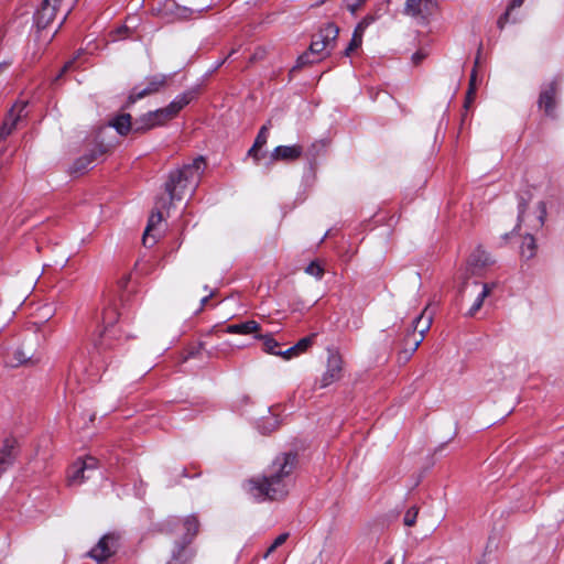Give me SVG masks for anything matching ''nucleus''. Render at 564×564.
<instances>
[{
    "label": "nucleus",
    "instance_id": "c9c22d12",
    "mask_svg": "<svg viewBox=\"0 0 564 564\" xmlns=\"http://www.w3.org/2000/svg\"><path fill=\"white\" fill-rule=\"evenodd\" d=\"M416 517H417V509L415 507L410 508L405 512L404 518H403L404 525H406V527L414 525V523L416 521Z\"/></svg>",
    "mask_w": 564,
    "mask_h": 564
},
{
    "label": "nucleus",
    "instance_id": "473e14b6",
    "mask_svg": "<svg viewBox=\"0 0 564 564\" xmlns=\"http://www.w3.org/2000/svg\"><path fill=\"white\" fill-rule=\"evenodd\" d=\"M314 337L315 335L303 337L294 345L299 355L307 350V348L313 344Z\"/></svg>",
    "mask_w": 564,
    "mask_h": 564
},
{
    "label": "nucleus",
    "instance_id": "412c9836",
    "mask_svg": "<svg viewBox=\"0 0 564 564\" xmlns=\"http://www.w3.org/2000/svg\"><path fill=\"white\" fill-rule=\"evenodd\" d=\"M129 113H122L113 118L111 126L120 135H127L130 131H133V122Z\"/></svg>",
    "mask_w": 564,
    "mask_h": 564
},
{
    "label": "nucleus",
    "instance_id": "f257e3e1",
    "mask_svg": "<svg viewBox=\"0 0 564 564\" xmlns=\"http://www.w3.org/2000/svg\"><path fill=\"white\" fill-rule=\"evenodd\" d=\"M296 460V454L293 453L276 456L269 467L268 475L249 480V492L261 500H280L286 497L292 486V473Z\"/></svg>",
    "mask_w": 564,
    "mask_h": 564
},
{
    "label": "nucleus",
    "instance_id": "864d4df0",
    "mask_svg": "<svg viewBox=\"0 0 564 564\" xmlns=\"http://www.w3.org/2000/svg\"><path fill=\"white\" fill-rule=\"evenodd\" d=\"M215 292L214 291H210L208 295L204 296L202 300H200V306H205L207 304V302L209 301V299H212L214 296Z\"/></svg>",
    "mask_w": 564,
    "mask_h": 564
},
{
    "label": "nucleus",
    "instance_id": "a878e982",
    "mask_svg": "<svg viewBox=\"0 0 564 564\" xmlns=\"http://www.w3.org/2000/svg\"><path fill=\"white\" fill-rule=\"evenodd\" d=\"M29 362L34 364L33 356L28 355L23 349L18 348L14 350L12 359L9 364L11 367H19Z\"/></svg>",
    "mask_w": 564,
    "mask_h": 564
},
{
    "label": "nucleus",
    "instance_id": "37998d69",
    "mask_svg": "<svg viewBox=\"0 0 564 564\" xmlns=\"http://www.w3.org/2000/svg\"><path fill=\"white\" fill-rule=\"evenodd\" d=\"M308 63H312V61H310V54L304 53L301 56H299L297 62H296V67H302Z\"/></svg>",
    "mask_w": 564,
    "mask_h": 564
},
{
    "label": "nucleus",
    "instance_id": "e433bc0d",
    "mask_svg": "<svg viewBox=\"0 0 564 564\" xmlns=\"http://www.w3.org/2000/svg\"><path fill=\"white\" fill-rule=\"evenodd\" d=\"M495 284H488V283H484L482 284V290L481 292L478 294L477 299L480 303L484 304V301L485 299L490 294L491 290L494 289Z\"/></svg>",
    "mask_w": 564,
    "mask_h": 564
},
{
    "label": "nucleus",
    "instance_id": "4d7b16f0",
    "mask_svg": "<svg viewBox=\"0 0 564 564\" xmlns=\"http://www.w3.org/2000/svg\"><path fill=\"white\" fill-rule=\"evenodd\" d=\"M72 10H73V7H72V8L67 11V13L64 15V18H63L62 22L59 23V28H61V26H62V24L66 21L67 17H68V14L72 12Z\"/></svg>",
    "mask_w": 564,
    "mask_h": 564
},
{
    "label": "nucleus",
    "instance_id": "20e7f679",
    "mask_svg": "<svg viewBox=\"0 0 564 564\" xmlns=\"http://www.w3.org/2000/svg\"><path fill=\"white\" fill-rule=\"evenodd\" d=\"M166 82L167 76L163 74H155L147 77L144 86L137 85L131 89L128 96L127 107L133 105L139 99L159 93L166 85Z\"/></svg>",
    "mask_w": 564,
    "mask_h": 564
},
{
    "label": "nucleus",
    "instance_id": "4c0bfd02",
    "mask_svg": "<svg viewBox=\"0 0 564 564\" xmlns=\"http://www.w3.org/2000/svg\"><path fill=\"white\" fill-rule=\"evenodd\" d=\"M260 149V147H256L253 143L252 147L248 150V156L252 158L256 164H258L262 158Z\"/></svg>",
    "mask_w": 564,
    "mask_h": 564
},
{
    "label": "nucleus",
    "instance_id": "f03ea898",
    "mask_svg": "<svg viewBox=\"0 0 564 564\" xmlns=\"http://www.w3.org/2000/svg\"><path fill=\"white\" fill-rule=\"evenodd\" d=\"M206 163L203 156L194 159L191 163L184 164L169 173L164 184L167 193L169 204L182 200L187 194L193 195L199 185Z\"/></svg>",
    "mask_w": 564,
    "mask_h": 564
},
{
    "label": "nucleus",
    "instance_id": "f704fd0d",
    "mask_svg": "<svg viewBox=\"0 0 564 564\" xmlns=\"http://www.w3.org/2000/svg\"><path fill=\"white\" fill-rule=\"evenodd\" d=\"M546 217V206L544 202H539L538 204V216H536V224L534 227L540 228L543 226L544 220Z\"/></svg>",
    "mask_w": 564,
    "mask_h": 564
},
{
    "label": "nucleus",
    "instance_id": "7c9ffc66",
    "mask_svg": "<svg viewBox=\"0 0 564 564\" xmlns=\"http://www.w3.org/2000/svg\"><path fill=\"white\" fill-rule=\"evenodd\" d=\"M310 52L312 54H318V55L326 52V55H328L330 51L327 48L325 42L321 41L319 39H317L315 36L310 45Z\"/></svg>",
    "mask_w": 564,
    "mask_h": 564
},
{
    "label": "nucleus",
    "instance_id": "2eb2a0df",
    "mask_svg": "<svg viewBox=\"0 0 564 564\" xmlns=\"http://www.w3.org/2000/svg\"><path fill=\"white\" fill-rule=\"evenodd\" d=\"M432 324V317L425 316L424 313L420 314L415 317V319L412 322L413 332L419 333V337H414L411 343V351H415L419 347V345L422 343L424 338V334L430 329Z\"/></svg>",
    "mask_w": 564,
    "mask_h": 564
},
{
    "label": "nucleus",
    "instance_id": "39448f33",
    "mask_svg": "<svg viewBox=\"0 0 564 564\" xmlns=\"http://www.w3.org/2000/svg\"><path fill=\"white\" fill-rule=\"evenodd\" d=\"M171 207L172 205L169 204V199L166 197H160L155 202L154 210L151 213L149 217L148 225L142 237V242L144 247H152L156 242V237L152 235V231L163 220V212H166V214L169 215Z\"/></svg>",
    "mask_w": 564,
    "mask_h": 564
},
{
    "label": "nucleus",
    "instance_id": "ea45409f",
    "mask_svg": "<svg viewBox=\"0 0 564 564\" xmlns=\"http://www.w3.org/2000/svg\"><path fill=\"white\" fill-rule=\"evenodd\" d=\"M278 356H282L284 359H291L292 357L299 356L295 346L288 348L286 350H280Z\"/></svg>",
    "mask_w": 564,
    "mask_h": 564
},
{
    "label": "nucleus",
    "instance_id": "13d9d810",
    "mask_svg": "<svg viewBox=\"0 0 564 564\" xmlns=\"http://www.w3.org/2000/svg\"><path fill=\"white\" fill-rule=\"evenodd\" d=\"M8 66H9V63H7V62L0 63V70H2L3 68H6Z\"/></svg>",
    "mask_w": 564,
    "mask_h": 564
},
{
    "label": "nucleus",
    "instance_id": "bb28decb",
    "mask_svg": "<svg viewBox=\"0 0 564 564\" xmlns=\"http://www.w3.org/2000/svg\"><path fill=\"white\" fill-rule=\"evenodd\" d=\"M153 115L155 121H158V127L164 124L175 117L172 110H170L169 106L154 110Z\"/></svg>",
    "mask_w": 564,
    "mask_h": 564
},
{
    "label": "nucleus",
    "instance_id": "4468645a",
    "mask_svg": "<svg viewBox=\"0 0 564 564\" xmlns=\"http://www.w3.org/2000/svg\"><path fill=\"white\" fill-rule=\"evenodd\" d=\"M106 153L104 145H96L87 153L78 158L73 165L75 172H85L94 166V164Z\"/></svg>",
    "mask_w": 564,
    "mask_h": 564
},
{
    "label": "nucleus",
    "instance_id": "a211bd4d",
    "mask_svg": "<svg viewBox=\"0 0 564 564\" xmlns=\"http://www.w3.org/2000/svg\"><path fill=\"white\" fill-rule=\"evenodd\" d=\"M339 34V28L334 23H327L324 28H322L316 35L317 39L325 42L327 48L330 51L336 45V40Z\"/></svg>",
    "mask_w": 564,
    "mask_h": 564
},
{
    "label": "nucleus",
    "instance_id": "de8ad7c7",
    "mask_svg": "<svg viewBox=\"0 0 564 564\" xmlns=\"http://www.w3.org/2000/svg\"><path fill=\"white\" fill-rule=\"evenodd\" d=\"M74 63H75V58H74V59L68 61V62L63 66V68L61 69L59 74L56 76V78H55V79L61 78V77L63 76V74H64V73L68 72V70L73 67Z\"/></svg>",
    "mask_w": 564,
    "mask_h": 564
},
{
    "label": "nucleus",
    "instance_id": "9d476101",
    "mask_svg": "<svg viewBox=\"0 0 564 564\" xmlns=\"http://www.w3.org/2000/svg\"><path fill=\"white\" fill-rule=\"evenodd\" d=\"M343 360L337 351H329L326 371L321 378V388H326L341 377Z\"/></svg>",
    "mask_w": 564,
    "mask_h": 564
},
{
    "label": "nucleus",
    "instance_id": "393cba45",
    "mask_svg": "<svg viewBox=\"0 0 564 564\" xmlns=\"http://www.w3.org/2000/svg\"><path fill=\"white\" fill-rule=\"evenodd\" d=\"M256 339L262 340L263 343V350L268 354L278 356V352L280 350H276L279 347V343L272 337L271 334H257Z\"/></svg>",
    "mask_w": 564,
    "mask_h": 564
},
{
    "label": "nucleus",
    "instance_id": "0eeeda50",
    "mask_svg": "<svg viewBox=\"0 0 564 564\" xmlns=\"http://www.w3.org/2000/svg\"><path fill=\"white\" fill-rule=\"evenodd\" d=\"M436 9L437 2L435 0H405L404 14L415 19L421 24H426Z\"/></svg>",
    "mask_w": 564,
    "mask_h": 564
},
{
    "label": "nucleus",
    "instance_id": "4be33fe9",
    "mask_svg": "<svg viewBox=\"0 0 564 564\" xmlns=\"http://www.w3.org/2000/svg\"><path fill=\"white\" fill-rule=\"evenodd\" d=\"M108 325H110V322L108 323ZM113 333H115V330H113L112 326L111 327L107 326V327H105L104 332L99 335V338L97 340H95V348L99 352H104V351L112 348L111 339H112Z\"/></svg>",
    "mask_w": 564,
    "mask_h": 564
},
{
    "label": "nucleus",
    "instance_id": "6e6d98bb",
    "mask_svg": "<svg viewBox=\"0 0 564 564\" xmlns=\"http://www.w3.org/2000/svg\"><path fill=\"white\" fill-rule=\"evenodd\" d=\"M128 31H129V29L124 25L117 29V33L119 34V37H121V34H123Z\"/></svg>",
    "mask_w": 564,
    "mask_h": 564
},
{
    "label": "nucleus",
    "instance_id": "dca6fc26",
    "mask_svg": "<svg viewBox=\"0 0 564 564\" xmlns=\"http://www.w3.org/2000/svg\"><path fill=\"white\" fill-rule=\"evenodd\" d=\"M494 263L490 254L481 248H477L468 259V267L471 274H478L482 269Z\"/></svg>",
    "mask_w": 564,
    "mask_h": 564
},
{
    "label": "nucleus",
    "instance_id": "3c124183",
    "mask_svg": "<svg viewBox=\"0 0 564 564\" xmlns=\"http://www.w3.org/2000/svg\"><path fill=\"white\" fill-rule=\"evenodd\" d=\"M192 13H193V10H191V9H188V8H182V9L180 10V17H181L182 19H187V18H189V17L192 15Z\"/></svg>",
    "mask_w": 564,
    "mask_h": 564
},
{
    "label": "nucleus",
    "instance_id": "bf43d9fd",
    "mask_svg": "<svg viewBox=\"0 0 564 564\" xmlns=\"http://www.w3.org/2000/svg\"><path fill=\"white\" fill-rule=\"evenodd\" d=\"M357 1L364 4L366 0H357Z\"/></svg>",
    "mask_w": 564,
    "mask_h": 564
},
{
    "label": "nucleus",
    "instance_id": "72a5a7b5",
    "mask_svg": "<svg viewBox=\"0 0 564 564\" xmlns=\"http://www.w3.org/2000/svg\"><path fill=\"white\" fill-rule=\"evenodd\" d=\"M305 272L317 279H322L324 270L317 262L313 261L305 268Z\"/></svg>",
    "mask_w": 564,
    "mask_h": 564
},
{
    "label": "nucleus",
    "instance_id": "a19ab883",
    "mask_svg": "<svg viewBox=\"0 0 564 564\" xmlns=\"http://www.w3.org/2000/svg\"><path fill=\"white\" fill-rule=\"evenodd\" d=\"M373 21V18L372 17H366L364 18L358 24L357 26L355 28V30H358L361 34H364V31L366 30V28L372 23Z\"/></svg>",
    "mask_w": 564,
    "mask_h": 564
},
{
    "label": "nucleus",
    "instance_id": "ddd939ff",
    "mask_svg": "<svg viewBox=\"0 0 564 564\" xmlns=\"http://www.w3.org/2000/svg\"><path fill=\"white\" fill-rule=\"evenodd\" d=\"M303 154V148L300 144L279 145L271 152L272 162H293L299 160Z\"/></svg>",
    "mask_w": 564,
    "mask_h": 564
},
{
    "label": "nucleus",
    "instance_id": "423d86ee",
    "mask_svg": "<svg viewBox=\"0 0 564 564\" xmlns=\"http://www.w3.org/2000/svg\"><path fill=\"white\" fill-rule=\"evenodd\" d=\"M119 535L107 533L102 535L98 543L87 553V556L96 562V564H105L117 552Z\"/></svg>",
    "mask_w": 564,
    "mask_h": 564
},
{
    "label": "nucleus",
    "instance_id": "f8f14e48",
    "mask_svg": "<svg viewBox=\"0 0 564 564\" xmlns=\"http://www.w3.org/2000/svg\"><path fill=\"white\" fill-rule=\"evenodd\" d=\"M17 446L18 442L13 437L3 441L0 448V476L13 465L17 457Z\"/></svg>",
    "mask_w": 564,
    "mask_h": 564
},
{
    "label": "nucleus",
    "instance_id": "f3484780",
    "mask_svg": "<svg viewBox=\"0 0 564 564\" xmlns=\"http://www.w3.org/2000/svg\"><path fill=\"white\" fill-rule=\"evenodd\" d=\"M261 330V326L256 321H246L239 324H231L228 325L225 329L228 334H240V335H250L253 334L256 337L257 334H259Z\"/></svg>",
    "mask_w": 564,
    "mask_h": 564
},
{
    "label": "nucleus",
    "instance_id": "9b49d317",
    "mask_svg": "<svg viewBox=\"0 0 564 564\" xmlns=\"http://www.w3.org/2000/svg\"><path fill=\"white\" fill-rule=\"evenodd\" d=\"M558 91V82L553 79L546 86L541 89L538 105L540 109H543L545 115L552 116L555 108V97Z\"/></svg>",
    "mask_w": 564,
    "mask_h": 564
},
{
    "label": "nucleus",
    "instance_id": "7ed1b4c3",
    "mask_svg": "<svg viewBox=\"0 0 564 564\" xmlns=\"http://www.w3.org/2000/svg\"><path fill=\"white\" fill-rule=\"evenodd\" d=\"M199 523L195 516L184 519L172 518L163 523L162 531L177 538L172 550V555L166 564H188L191 551L188 545L198 532Z\"/></svg>",
    "mask_w": 564,
    "mask_h": 564
},
{
    "label": "nucleus",
    "instance_id": "c03bdc74",
    "mask_svg": "<svg viewBox=\"0 0 564 564\" xmlns=\"http://www.w3.org/2000/svg\"><path fill=\"white\" fill-rule=\"evenodd\" d=\"M510 10L508 9L497 21V25L500 30L505 28V24L508 22Z\"/></svg>",
    "mask_w": 564,
    "mask_h": 564
},
{
    "label": "nucleus",
    "instance_id": "5fc2aeb1",
    "mask_svg": "<svg viewBox=\"0 0 564 564\" xmlns=\"http://www.w3.org/2000/svg\"><path fill=\"white\" fill-rule=\"evenodd\" d=\"M522 3H523V0H512L511 4L509 6V10L521 7Z\"/></svg>",
    "mask_w": 564,
    "mask_h": 564
},
{
    "label": "nucleus",
    "instance_id": "c756f323",
    "mask_svg": "<svg viewBox=\"0 0 564 564\" xmlns=\"http://www.w3.org/2000/svg\"><path fill=\"white\" fill-rule=\"evenodd\" d=\"M82 465V469H85L87 475L91 476V473L96 471L98 468V460L95 457L87 456L84 459H78Z\"/></svg>",
    "mask_w": 564,
    "mask_h": 564
},
{
    "label": "nucleus",
    "instance_id": "1a4fd4ad",
    "mask_svg": "<svg viewBox=\"0 0 564 564\" xmlns=\"http://www.w3.org/2000/svg\"><path fill=\"white\" fill-rule=\"evenodd\" d=\"M62 0H43L40 9L34 13V23L37 30H44L55 19L57 8Z\"/></svg>",
    "mask_w": 564,
    "mask_h": 564
},
{
    "label": "nucleus",
    "instance_id": "aec40b11",
    "mask_svg": "<svg viewBox=\"0 0 564 564\" xmlns=\"http://www.w3.org/2000/svg\"><path fill=\"white\" fill-rule=\"evenodd\" d=\"M196 91L195 90H188L185 91L178 96H176L167 106L170 110L174 113L176 117L177 113L186 106L188 105L195 97Z\"/></svg>",
    "mask_w": 564,
    "mask_h": 564
},
{
    "label": "nucleus",
    "instance_id": "79ce46f5",
    "mask_svg": "<svg viewBox=\"0 0 564 564\" xmlns=\"http://www.w3.org/2000/svg\"><path fill=\"white\" fill-rule=\"evenodd\" d=\"M525 208H527V200L523 197H521L519 200V204H518V209H519L518 221L519 223L523 220V215H524Z\"/></svg>",
    "mask_w": 564,
    "mask_h": 564
},
{
    "label": "nucleus",
    "instance_id": "603ef678",
    "mask_svg": "<svg viewBox=\"0 0 564 564\" xmlns=\"http://www.w3.org/2000/svg\"><path fill=\"white\" fill-rule=\"evenodd\" d=\"M362 6V3L360 2H356V3H352V4H348V10L355 14L357 12V10Z\"/></svg>",
    "mask_w": 564,
    "mask_h": 564
},
{
    "label": "nucleus",
    "instance_id": "5701e85b",
    "mask_svg": "<svg viewBox=\"0 0 564 564\" xmlns=\"http://www.w3.org/2000/svg\"><path fill=\"white\" fill-rule=\"evenodd\" d=\"M90 475L86 473L85 469H82V465L78 460H76L69 473H68V481L70 485H82L86 479H89Z\"/></svg>",
    "mask_w": 564,
    "mask_h": 564
},
{
    "label": "nucleus",
    "instance_id": "a18cd8bd",
    "mask_svg": "<svg viewBox=\"0 0 564 564\" xmlns=\"http://www.w3.org/2000/svg\"><path fill=\"white\" fill-rule=\"evenodd\" d=\"M482 306V303H480L478 300H475L474 304L471 305V307L469 308L467 315L468 316H474Z\"/></svg>",
    "mask_w": 564,
    "mask_h": 564
},
{
    "label": "nucleus",
    "instance_id": "cd10ccee",
    "mask_svg": "<svg viewBox=\"0 0 564 564\" xmlns=\"http://www.w3.org/2000/svg\"><path fill=\"white\" fill-rule=\"evenodd\" d=\"M361 43H362V34L358 30H355L348 46L344 51V55L349 56L351 54V52H354L356 48H358L361 45Z\"/></svg>",
    "mask_w": 564,
    "mask_h": 564
},
{
    "label": "nucleus",
    "instance_id": "58836bf2",
    "mask_svg": "<svg viewBox=\"0 0 564 564\" xmlns=\"http://www.w3.org/2000/svg\"><path fill=\"white\" fill-rule=\"evenodd\" d=\"M203 349H204L203 343H199L196 346L188 348L185 360L188 358H194V357L198 356Z\"/></svg>",
    "mask_w": 564,
    "mask_h": 564
},
{
    "label": "nucleus",
    "instance_id": "6ab92c4d",
    "mask_svg": "<svg viewBox=\"0 0 564 564\" xmlns=\"http://www.w3.org/2000/svg\"><path fill=\"white\" fill-rule=\"evenodd\" d=\"M155 127H158V121L154 119L153 111H149L134 120L133 132L143 133Z\"/></svg>",
    "mask_w": 564,
    "mask_h": 564
},
{
    "label": "nucleus",
    "instance_id": "09e8293b",
    "mask_svg": "<svg viewBox=\"0 0 564 564\" xmlns=\"http://www.w3.org/2000/svg\"><path fill=\"white\" fill-rule=\"evenodd\" d=\"M425 53L417 51L412 55V61L414 64H419L422 59L425 58Z\"/></svg>",
    "mask_w": 564,
    "mask_h": 564
},
{
    "label": "nucleus",
    "instance_id": "c85d7f7f",
    "mask_svg": "<svg viewBox=\"0 0 564 564\" xmlns=\"http://www.w3.org/2000/svg\"><path fill=\"white\" fill-rule=\"evenodd\" d=\"M270 126H271V121H269L267 124H263L260 128V130L256 137V140L253 142L256 144V147L263 148L267 144L268 138H269Z\"/></svg>",
    "mask_w": 564,
    "mask_h": 564
},
{
    "label": "nucleus",
    "instance_id": "6e6552de",
    "mask_svg": "<svg viewBox=\"0 0 564 564\" xmlns=\"http://www.w3.org/2000/svg\"><path fill=\"white\" fill-rule=\"evenodd\" d=\"M28 106L26 100H18L7 113L0 127V140L9 137L17 128L19 121L25 117L24 110Z\"/></svg>",
    "mask_w": 564,
    "mask_h": 564
},
{
    "label": "nucleus",
    "instance_id": "052dcab7",
    "mask_svg": "<svg viewBox=\"0 0 564 564\" xmlns=\"http://www.w3.org/2000/svg\"><path fill=\"white\" fill-rule=\"evenodd\" d=\"M386 564H392V562H391V561H388Z\"/></svg>",
    "mask_w": 564,
    "mask_h": 564
},
{
    "label": "nucleus",
    "instance_id": "8fccbe9b",
    "mask_svg": "<svg viewBox=\"0 0 564 564\" xmlns=\"http://www.w3.org/2000/svg\"><path fill=\"white\" fill-rule=\"evenodd\" d=\"M235 53H236V50H231V51L229 52V54H228V56H227V57H225V58H223V59L217 61V62L215 63L214 70H216L217 68H219V67L225 63V61H226L228 57L232 56Z\"/></svg>",
    "mask_w": 564,
    "mask_h": 564
},
{
    "label": "nucleus",
    "instance_id": "b1692460",
    "mask_svg": "<svg viewBox=\"0 0 564 564\" xmlns=\"http://www.w3.org/2000/svg\"><path fill=\"white\" fill-rule=\"evenodd\" d=\"M521 256L525 259H531L535 256L536 243L532 235H525L520 247Z\"/></svg>",
    "mask_w": 564,
    "mask_h": 564
},
{
    "label": "nucleus",
    "instance_id": "49530a36",
    "mask_svg": "<svg viewBox=\"0 0 564 564\" xmlns=\"http://www.w3.org/2000/svg\"><path fill=\"white\" fill-rule=\"evenodd\" d=\"M475 77H476V70L474 69V70L471 72V75H470L469 89H468V91H467V98H468V99L474 95V91H475V88H474Z\"/></svg>",
    "mask_w": 564,
    "mask_h": 564
},
{
    "label": "nucleus",
    "instance_id": "2f4dec72",
    "mask_svg": "<svg viewBox=\"0 0 564 564\" xmlns=\"http://www.w3.org/2000/svg\"><path fill=\"white\" fill-rule=\"evenodd\" d=\"M289 538V533H281L275 538L273 543L267 550L264 557L267 558L271 553H273L279 546H281Z\"/></svg>",
    "mask_w": 564,
    "mask_h": 564
}]
</instances>
